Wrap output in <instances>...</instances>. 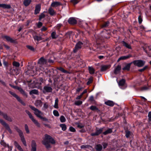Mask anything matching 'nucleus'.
<instances>
[{"mask_svg":"<svg viewBox=\"0 0 151 151\" xmlns=\"http://www.w3.org/2000/svg\"><path fill=\"white\" fill-rule=\"evenodd\" d=\"M42 142L47 148L50 147V143L53 144L55 143V141L54 139L50 135L47 134H45L44 137L43 138Z\"/></svg>","mask_w":151,"mask_h":151,"instance_id":"obj_1","label":"nucleus"},{"mask_svg":"<svg viewBox=\"0 0 151 151\" xmlns=\"http://www.w3.org/2000/svg\"><path fill=\"white\" fill-rule=\"evenodd\" d=\"M133 63L134 65L139 67H141L144 65L145 61L140 60H138L133 61Z\"/></svg>","mask_w":151,"mask_h":151,"instance_id":"obj_2","label":"nucleus"},{"mask_svg":"<svg viewBox=\"0 0 151 151\" xmlns=\"http://www.w3.org/2000/svg\"><path fill=\"white\" fill-rule=\"evenodd\" d=\"M9 92L13 96L16 98L23 105H25V103L22 101V100L15 93L10 91H9Z\"/></svg>","mask_w":151,"mask_h":151,"instance_id":"obj_3","label":"nucleus"},{"mask_svg":"<svg viewBox=\"0 0 151 151\" xmlns=\"http://www.w3.org/2000/svg\"><path fill=\"white\" fill-rule=\"evenodd\" d=\"M0 115L2 116L4 119L9 122H11L12 121V118L8 116L6 114L3 113L1 111H0Z\"/></svg>","mask_w":151,"mask_h":151,"instance_id":"obj_4","label":"nucleus"},{"mask_svg":"<svg viewBox=\"0 0 151 151\" xmlns=\"http://www.w3.org/2000/svg\"><path fill=\"white\" fill-rule=\"evenodd\" d=\"M112 129L110 128L107 129V128L105 127L101 128L97 130V132H113Z\"/></svg>","mask_w":151,"mask_h":151,"instance_id":"obj_5","label":"nucleus"},{"mask_svg":"<svg viewBox=\"0 0 151 151\" xmlns=\"http://www.w3.org/2000/svg\"><path fill=\"white\" fill-rule=\"evenodd\" d=\"M2 38L3 39H5L8 42H10L11 43H15L16 41L13 40L10 37L7 35H4L2 36Z\"/></svg>","mask_w":151,"mask_h":151,"instance_id":"obj_6","label":"nucleus"},{"mask_svg":"<svg viewBox=\"0 0 151 151\" xmlns=\"http://www.w3.org/2000/svg\"><path fill=\"white\" fill-rule=\"evenodd\" d=\"M0 122L1 124L4 126L7 129L8 131L9 132H11V130L9 126V125L6 124L4 121L2 119H0Z\"/></svg>","mask_w":151,"mask_h":151,"instance_id":"obj_7","label":"nucleus"},{"mask_svg":"<svg viewBox=\"0 0 151 151\" xmlns=\"http://www.w3.org/2000/svg\"><path fill=\"white\" fill-rule=\"evenodd\" d=\"M47 63V60L44 59L43 57H42L38 61V63L41 65L46 64Z\"/></svg>","mask_w":151,"mask_h":151,"instance_id":"obj_8","label":"nucleus"},{"mask_svg":"<svg viewBox=\"0 0 151 151\" xmlns=\"http://www.w3.org/2000/svg\"><path fill=\"white\" fill-rule=\"evenodd\" d=\"M82 45L83 43L81 42H78L75 46V49L73 50L74 52H76L78 49L81 48Z\"/></svg>","mask_w":151,"mask_h":151,"instance_id":"obj_9","label":"nucleus"},{"mask_svg":"<svg viewBox=\"0 0 151 151\" xmlns=\"http://www.w3.org/2000/svg\"><path fill=\"white\" fill-rule=\"evenodd\" d=\"M125 83V80L124 79H122L119 81L118 84L120 87L122 89H124L126 87L124 86Z\"/></svg>","mask_w":151,"mask_h":151,"instance_id":"obj_10","label":"nucleus"},{"mask_svg":"<svg viewBox=\"0 0 151 151\" xmlns=\"http://www.w3.org/2000/svg\"><path fill=\"white\" fill-rule=\"evenodd\" d=\"M52 91V88L50 86H44V90L43 92L44 93L47 92H50Z\"/></svg>","mask_w":151,"mask_h":151,"instance_id":"obj_11","label":"nucleus"},{"mask_svg":"<svg viewBox=\"0 0 151 151\" xmlns=\"http://www.w3.org/2000/svg\"><path fill=\"white\" fill-rule=\"evenodd\" d=\"M29 118L31 119L32 120V121L37 126L39 127L40 126L39 123L35 119L33 116H32V115L31 114H29Z\"/></svg>","mask_w":151,"mask_h":151,"instance_id":"obj_12","label":"nucleus"},{"mask_svg":"<svg viewBox=\"0 0 151 151\" xmlns=\"http://www.w3.org/2000/svg\"><path fill=\"white\" fill-rule=\"evenodd\" d=\"M122 43L123 46L129 49H132L131 46L129 43H127L124 41L122 42Z\"/></svg>","mask_w":151,"mask_h":151,"instance_id":"obj_13","label":"nucleus"},{"mask_svg":"<svg viewBox=\"0 0 151 151\" xmlns=\"http://www.w3.org/2000/svg\"><path fill=\"white\" fill-rule=\"evenodd\" d=\"M144 50L145 52L150 57H151V55L150 54L151 53V47L150 46L147 47L145 49L144 48Z\"/></svg>","mask_w":151,"mask_h":151,"instance_id":"obj_14","label":"nucleus"},{"mask_svg":"<svg viewBox=\"0 0 151 151\" xmlns=\"http://www.w3.org/2000/svg\"><path fill=\"white\" fill-rule=\"evenodd\" d=\"M111 66L110 65H103L101 66V71H104L110 68Z\"/></svg>","mask_w":151,"mask_h":151,"instance_id":"obj_15","label":"nucleus"},{"mask_svg":"<svg viewBox=\"0 0 151 151\" xmlns=\"http://www.w3.org/2000/svg\"><path fill=\"white\" fill-rule=\"evenodd\" d=\"M132 57L131 55H129L126 56H122L120 57L118 60L117 61H119L121 60H125L128 59Z\"/></svg>","mask_w":151,"mask_h":151,"instance_id":"obj_16","label":"nucleus"},{"mask_svg":"<svg viewBox=\"0 0 151 151\" xmlns=\"http://www.w3.org/2000/svg\"><path fill=\"white\" fill-rule=\"evenodd\" d=\"M121 69V66L120 65H118L116 67L114 70V73L115 74H118L120 71Z\"/></svg>","mask_w":151,"mask_h":151,"instance_id":"obj_17","label":"nucleus"},{"mask_svg":"<svg viewBox=\"0 0 151 151\" xmlns=\"http://www.w3.org/2000/svg\"><path fill=\"white\" fill-rule=\"evenodd\" d=\"M19 136L21 137V141L22 142V143L23 144V145L25 146H27V145L26 142L24 139V136L23 134L22 133H20L19 134Z\"/></svg>","mask_w":151,"mask_h":151,"instance_id":"obj_18","label":"nucleus"},{"mask_svg":"<svg viewBox=\"0 0 151 151\" xmlns=\"http://www.w3.org/2000/svg\"><path fill=\"white\" fill-rule=\"evenodd\" d=\"M41 5L38 4L35 7V14H36L39 13L40 10Z\"/></svg>","mask_w":151,"mask_h":151,"instance_id":"obj_19","label":"nucleus"},{"mask_svg":"<svg viewBox=\"0 0 151 151\" xmlns=\"http://www.w3.org/2000/svg\"><path fill=\"white\" fill-rule=\"evenodd\" d=\"M35 104L37 107H41L42 106V103L41 100H37L35 101Z\"/></svg>","mask_w":151,"mask_h":151,"instance_id":"obj_20","label":"nucleus"},{"mask_svg":"<svg viewBox=\"0 0 151 151\" xmlns=\"http://www.w3.org/2000/svg\"><path fill=\"white\" fill-rule=\"evenodd\" d=\"M34 114L37 117L39 118L42 115V113L37 109L34 112Z\"/></svg>","mask_w":151,"mask_h":151,"instance_id":"obj_21","label":"nucleus"},{"mask_svg":"<svg viewBox=\"0 0 151 151\" xmlns=\"http://www.w3.org/2000/svg\"><path fill=\"white\" fill-rule=\"evenodd\" d=\"M60 5V3L58 1H55L52 2L51 4V6L53 7H58Z\"/></svg>","mask_w":151,"mask_h":151,"instance_id":"obj_22","label":"nucleus"},{"mask_svg":"<svg viewBox=\"0 0 151 151\" xmlns=\"http://www.w3.org/2000/svg\"><path fill=\"white\" fill-rule=\"evenodd\" d=\"M48 12L49 14L52 16L56 14V12L51 7H50L49 9Z\"/></svg>","mask_w":151,"mask_h":151,"instance_id":"obj_23","label":"nucleus"},{"mask_svg":"<svg viewBox=\"0 0 151 151\" xmlns=\"http://www.w3.org/2000/svg\"><path fill=\"white\" fill-rule=\"evenodd\" d=\"M14 145L20 151H24L21 147L18 144V143L16 141L14 142Z\"/></svg>","mask_w":151,"mask_h":151,"instance_id":"obj_24","label":"nucleus"},{"mask_svg":"<svg viewBox=\"0 0 151 151\" xmlns=\"http://www.w3.org/2000/svg\"><path fill=\"white\" fill-rule=\"evenodd\" d=\"M68 22L71 24H74L76 23V20L73 18H70L68 20Z\"/></svg>","mask_w":151,"mask_h":151,"instance_id":"obj_25","label":"nucleus"},{"mask_svg":"<svg viewBox=\"0 0 151 151\" xmlns=\"http://www.w3.org/2000/svg\"><path fill=\"white\" fill-rule=\"evenodd\" d=\"M1 7L5 9H9L11 8V6L9 4H1Z\"/></svg>","mask_w":151,"mask_h":151,"instance_id":"obj_26","label":"nucleus"},{"mask_svg":"<svg viewBox=\"0 0 151 151\" xmlns=\"http://www.w3.org/2000/svg\"><path fill=\"white\" fill-rule=\"evenodd\" d=\"M105 103L106 105L110 106H113L114 104V102L110 100H108L105 102Z\"/></svg>","mask_w":151,"mask_h":151,"instance_id":"obj_27","label":"nucleus"},{"mask_svg":"<svg viewBox=\"0 0 151 151\" xmlns=\"http://www.w3.org/2000/svg\"><path fill=\"white\" fill-rule=\"evenodd\" d=\"M95 149L97 151H100L102 149V146L100 144H97L95 146Z\"/></svg>","mask_w":151,"mask_h":151,"instance_id":"obj_28","label":"nucleus"},{"mask_svg":"<svg viewBox=\"0 0 151 151\" xmlns=\"http://www.w3.org/2000/svg\"><path fill=\"white\" fill-rule=\"evenodd\" d=\"M81 149H86L87 148H88L91 150L92 149V147L91 146L88 145H82L81 146Z\"/></svg>","mask_w":151,"mask_h":151,"instance_id":"obj_29","label":"nucleus"},{"mask_svg":"<svg viewBox=\"0 0 151 151\" xmlns=\"http://www.w3.org/2000/svg\"><path fill=\"white\" fill-rule=\"evenodd\" d=\"M31 2V0H24L23 4L25 6H28Z\"/></svg>","mask_w":151,"mask_h":151,"instance_id":"obj_30","label":"nucleus"},{"mask_svg":"<svg viewBox=\"0 0 151 151\" xmlns=\"http://www.w3.org/2000/svg\"><path fill=\"white\" fill-rule=\"evenodd\" d=\"M29 93L30 94H35L37 95L38 94V92L37 90L33 89L30 91Z\"/></svg>","mask_w":151,"mask_h":151,"instance_id":"obj_31","label":"nucleus"},{"mask_svg":"<svg viewBox=\"0 0 151 151\" xmlns=\"http://www.w3.org/2000/svg\"><path fill=\"white\" fill-rule=\"evenodd\" d=\"M58 98H56L55 100V104L54 107L56 109H58Z\"/></svg>","mask_w":151,"mask_h":151,"instance_id":"obj_32","label":"nucleus"},{"mask_svg":"<svg viewBox=\"0 0 151 151\" xmlns=\"http://www.w3.org/2000/svg\"><path fill=\"white\" fill-rule=\"evenodd\" d=\"M51 36L52 39H55L58 37V36L56 35L55 32H53L51 33Z\"/></svg>","mask_w":151,"mask_h":151,"instance_id":"obj_33","label":"nucleus"},{"mask_svg":"<svg viewBox=\"0 0 151 151\" xmlns=\"http://www.w3.org/2000/svg\"><path fill=\"white\" fill-rule=\"evenodd\" d=\"M33 38L35 41H39L42 40V38L40 36L37 35L33 36Z\"/></svg>","mask_w":151,"mask_h":151,"instance_id":"obj_34","label":"nucleus"},{"mask_svg":"<svg viewBox=\"0 0 151 151\" xmlns=\"http://www.w3.org/2000/svg\"><path fill=\"white\" fill-rule=\"evenodd\" d=\"M130 65L131 64L128 63L127 64L124 68H123L122 69L123 70H129L130 69Z\"/></svg>","mask_w":151,"mask_h":151,"instance_id":"obj_35","label":"nucleus"},{"mask_svg":"<svg viewBox=\"0 0 151 151\" xmlns=\"http://www.w3.org/2000/svg\"><path fill=\"white\" fill-rule=\"evenodd\" d=\"M88 70L89 73L91 74H92L94 73L95 72V70L93 67H89Z\"/></svg>","mask_w":151,"mask_h":151,"instance_id":"obj_36","label":"nucleus"},{"mask_svg":"<svg viewBox=\"0 0 151 151\" xmlns=\"http://www.w3.org/2000/svg\"><path fill=\"white\" fill-rule=\"evenodd\" d=\"M17 89L23 95L25 96H27L26 93L21 88L17 87Z\"/></svg>","mask_w":151,"mask_h":151,"instance_id":"obj_37","label":"nucleus"},{"mask_svg":"<svg viewBox=\"0 0 151 151\" xmlns=\"http://www.w3.org/2000/svg\"><path fill=\"white\" fill-rule=\"evenodd\" d=\"M60 127L62 129L63 131H65L66 129V125L64 124H61L60 125Z\"/></svg>","mask_w":151,"mask_h":151,"instance_id":"obj_38","label":"nucleus"},{"mask_svg":"<svg viewBox=\"0 0 151 151\" xmlns=\"http://www.w3.org/2000/svg\"><path fill=\"white\" fill-rule=\"evenodd\" d=\"M109 21H107L104 23L102 25V27H107L109 25Z\"/></svg>","mask_w":151,"mask_h":151,"instance_id":"obj_39","label":"nucleus"},{"mask_svg":"<svg viewBox=\"0 0 151 151\" xmlns=\"http://www.w3.org/2000/svg\"><path fill=\"white\" fill-rule=\"evenodd\" d=\"M53 113L54 115L55 116H59V114L58 111L56 110H54L53 111Z\"/></svg>","mask_w":151,"mask_h":151,"instance_id":"obj_40","label":"nucleus"},{"mask_svg":"<svg viewBox=\"0 0 151 151\" xmlns=\"http://www.w3.org/2000/svg\"><path fill=\"white\" fill-rule=\"evenodd\" d=\"M60 121L61 122H65L66 119L63 116H61L60 118Z\"/></svg>","mask_w":151,"mask_h":151,"instance_id":"obj_41","label":"nucleus"},{"mask_svg":"<svg viewBox=\"0 0 151 151\" xmlns=\"http://www.w3.org/2000/svg\"><path fill=\"white\" fill-rule=\"evenodd\" d=\"M13 65L14 66L16 67H19L20 65L19 63L17 62L14 61L13 63Z\"/></svg>","mask_w":151,"mask_h":151,"instance_id":"obj_42","label":"nucleus"},{"mask_svg":"<svg viewBox=\"0 0 151 151\" xmlns=\"http://www.w3.org/2000/svg\"><path fill=\"white\" fill-rule=\"evenodd\" d=\"M82 103V101H76L75 102V105L79 106Z\"/></svg>","mask_w":151,"mask_h":151,"instance_id":"obj_43","label":"nucleus"},{"mask_svg":"<svg viewBox=\"0 0 151 151\" xmlns=\"http://www.w3.org/2000/svg\"><path fill=\"white\" fill-rule=\"evenodd\" d=\"M71 2L74 5H75L77 4L79 1L78 0H71Z\"/></svg>","mask_w":151,"mask_h":151,"instance_id":"obj_44","label":"nucleus"},{"mask_svg":"<svg viewBox=\"0 0 151 151\" xmlns=\"http://www.w3.org/2000/svg\"><path fill=\"white\" fill-rule=\"evenodd\" d=\"M90 109L92 110H95L98 109L96 106H91L90 107Z\"/></svg>","mask_w":151,"mask_h":151,"instance_id":"obj_45","label":"nucleus"},{"mask_svg":"<svg viewBox=\"0 0 151 151\" xmlns=\"http://www.w3.org/2000/svg\"><path fill=\"white\" fill-rule=\"evenodd\" d=\"M138 19L139 23L141 24L142 21V18L141 15L138 17Z\"/></svg>","mask_w":151,"mask_h":151,"instance_id":"obj_46","label":"nucleus"},{"mask_svg":"<svg viewBox=\"0 0 151 151\" xmlns=\"http://www.w3.org/2000/svg\"><path fill=\"white\" fill-rule=\"evenodd\" d=\"M27 47L28 49H29L30 50H31L34 51V48L32 46H31L27 45Z\"/></svg>","mask_w":151,"mask_h":151,"instance_id":"obj_47","label":"nucleus"},{"mask_svg":"<svg viewBox=\"0 0 151 151\" xmlns=\"http://www.w3.org/2000/svg\"><path fill=\"white\" fill-rule=\"evenodd\" d=\"M69 130L70 132H74L76 131L75 129L72 127H69Z\"/></svg>","mask_w":151,"mask_h":151,"instance_id":"obj_48","label":"nucleus"},{"mask_svg":"<svg viewBox=\"0 0 151 151\" xmlns=\"http://www.w3.org/2000/svg\"><path fill=\"white\" fill-rule=\"evenodd\" d=\"M45 14H43V13H42L41 14L40 16V17H39V20H41V19L44 18L45 17Z\"/></svg>","mask_w":151,"mask_h":151,"instance_id":"obj_49","label":"nucleus"},{"mask_svg":"<svg viewBox=\"0 0 151 151\" xmlns=\"http://www.w3.org/2000/svg\"><path fill=\"white\" fill-rule=\"evenodd\" d=\"M147 68V66H145L144 68H142L140 69L139 70V71L140 72H142L145 70Z\"/></svg>","mask_w":151,"mask_h":151,"instance_id":"obj_50","label":"nucleus"},{"mask_svg":"<svg viewBox=\"0 0 151 151\" xmlns=\"http://www.w3.org/2000/svg\"><path fill=\"white\" fill-rule=\"evenodd\" d=\"M92 78H90L89 80L87 82V84L88 85H89L92 82Z\"/></svg>","mask_w":151,"mask_h":151,"instance_id":"obj_51","label":"nucleus"},{"mask_svg":"<svg viewBox=\"0 0 151 151\" xmlns=\"http://www.w3.org/2000/svg\"><path fill=\"white\" fill-rule=\"evenodd\" d=\"M59 70L64 73H66L67 72V71L66 70L62 67L60 68H59Z\"/></svg>","mask_w":151,"mask_h":151,"instance_id":"obj_52","label":"nucleus"},{"mask_svg":"<svg viewBox=\"0 0 151 151\" xmlns=\"http://www.w3.org/2000/svg\"><path fill=\"white\" fill-rule=\"evenodd\" d=\"M77 127L80 128H81L83 127V125L81 124L78 123L77 124Z\"/></svg>","mask_w":151,"mask_h":151,"instance_id":"obj_53","label":"nucleus"},{"mask_svg":"<svg viewBox=\"0 0 151 151\" xmlns=\"http://www.w3.org/2000/svg\"><path fill=\"white\" fill-rule=\"evenodd\" d=\"M40 118L43 121H48V119L46 117H42V116L40 117Z\"/></svg>","mask_w":151,"mask_h":151,"instance_id":"obj_54","label":"nucleus"},{"mask_svg":"<svg viewBox=\"0 0 151 151\" xmlns=\"http://www.w3.org/2000/svg\"><path fill=\"white\" fill-rule=\"evenodd\" d=\"M25 128L26 132H29L28 127L27 124L25 125Z\"/></svg>","mask_w":151,"mask_h":151,"instance_id":"obj_55","label":"nucleus"},{"mask_svg":"<svg viewBox=\"0 0 151 151\" xmlns=\"http://www.w3.org/2000/svg\"><path fill=\"white\" fill-rule=\"evenodd\" d=\"M42 23L40 22H39L37 23V26L38 28H40L42 26Z\"/></svg>","mask_w":151,"mask_h":151,"instance_id":"obj_56","label":"nucleus"},{"mask_svg":"<svg viewBox=\"0 0 151 151\" xmlns=\"http://www.w3.org/2000/svg\"><path fill=\"white\" fill-rule=\"evenodd\" d=\"M148 116L149 121H151V111L149 112L148 113Z\"/></svg>","mask_w":151,"mask_h":151,"instance_id":"obj_57","label":"nucleus"},{"mask_svg":"<svg viewBox=\"0 0 151 151\" xmlns=\"http://www.w3.org/2000/svg\"><path fill=\"white\" fill-rule=\"evenodd\" d=\"M100 133H92L91 135L92 136L98 135Z\"/></svg>","mask_w":151,"mask_h":151,"instance_id":"obj_58","label":"nucleus"},{"mask_svg":"<svg viewBox=\"0 0 151 151\" xmlns=\"http://www.w3.org/2000/svg\"><path fill=\"white\" fill-rule=\"evenodd\" d=\"M30 108H31V109L33 110L34 112L37 109L36 108L32 106H30Z\"/></svg>","mask_w":151,"mask_h":151,"instance_id":"obj_59","label":"nucleus"},{"mask_svg":"<svg viewBox=\"0 0 151 151\" xmlns=\"http://www.w3.org/2000/svg\"><path fill=\"white\" fill-rule=\"evenodd\" d=\"M47 29V28L45 26L43 27L41 30L42 31H45Z\"/></svg>","mask_w":151,"mask_h":151,"instance_id":"obj_60","label":"nucleus"},{"mask_svg":"<svg viewBox=\"0 0 151 151\" xmlns=\"http://www.w3.org/2000/svg\"><path fill=\"white\" fill-rule=\"evenodd\" d=\"M89 100L91 101H93L94 100L93 97V96H91L89 98Z\"/></svg>","mask_w":151,"mask_h":151,"instance_id":"obj_61","label":"nucleus"},{"mask_svg":"<svg viewBox=\"0 0 151 151\" xmlns=\"http://www.w3.org/2000/svg\"><path fill=\"white\" fill-rule=\"evenodd\" d=\"M0 143L1 145H3L4 146L6 145V144L5 142L3 141H1L0 142Z\"/></svg>","mask_w":151,"mask_h":151,"instance_id":"obj_62","label":"nucleus"},{"mask_svg":"<svg viewBox=\"0 0 151 151\" xmlns=\"http://www.w3.org/2000/svg\"><path fill=\"white\" fill-rule=\"evenodd\" d=\"M103 147H104V148H106L107 145V144L106 143H103Z\"/></svg>","mask_w":151,"mask_h":151,"instance_id":"obj_63","label":"nucleus"},{"mask_svg":"<svg viewBox=\"0 0 151 151\" xmlns=\"http://www.w3.org/2000/svg\"><path fill=\"white\" fill-rule=\"evenodd\" d=\"M4 46L5 47L6 49L7 50L9 49V47L8 46L6 45H4Z\"/></svg>","mask_w":151,"mask_h":151,"instance_id":"obj_64","label":"nucleus"}]
</instances>
